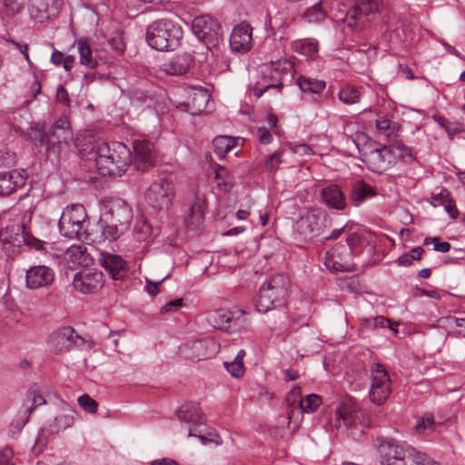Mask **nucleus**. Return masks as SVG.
Masks as SVG:
<instances>
[{
  "instance_id": "nucleus-3",
  "label": "nucleus",
  "mask_w": 465,
  "mask_h": 465,
  "mask_svg": "<svg viewBox=\"0 0 465 465\" xmlns=\"http://www.w3.org/2000/svg\"><path fill=\"white\" fill-rule=\"evenodd\" d=\"M381 465H424V456L394 440H382L378 446Z\"/></svg>"
},
{
  "instance_id": "nucleus-37",
  "label": "nucleus",
  "mask_w": 465,
  "mask_h": 465,
  "mask_svg": "<svg viewBox=\"0 0 465 465\" xmlns=\"http://www.w3.org/2000/svg\"><path fill=\"white\" fill-rule=\"evenodd\" d=\"M297 84L302 92H311L320 94L325 88V82L322 80L312 79L306 76H300Z\"/></svg>"
},
{
  "instance_id": "nucleus-24",
  "label": "nucleus",
  "mask_w": 465,
  "mask_h": 465,
  "mask_svg": "<svg viewBox=\"0 0 465 465\" xmlns=\"http://www.w3.org/2000/svg\"><path fill=\"white\" fill-rule=\"evenodd\" d=\"M322 203L329 209L343 211L347 208L344 193L340 185L331 183L322 188L320 192Z\"/></svg>"
},
{
  "instance_id": "nucleus-30",
  "label": "nucleus",
  "mask_w": 465,
  "mask_h": 465,
  "mask_svg": "<svg viewBox=\"0 0 465 465\" xmlns=\"http://www.w3.org/2000/svg\"><path fill=\"white\" fill-rule=\"evenodd\" d=\"M205 203L201 198H195L191 203L184 223L192 231L200 230L204 222Z\"/></svg>"
},
{
  "instance_id": "nucleus-49",
  "label": "nucleus",
  "mask_w": 465,
  "mask_h": 465,
  "mask_svg": "<svg viewBox=\"0 0 465 465\" xmlns=\"http://www.w3.org/2000/svg\"><path fill=\"white\" fill-rule=\"evenodd\" d=\"M283 153V150H277L273 153H272L265 161V168L270 172L277 171L280 163H282Z\"/></svg>"
},
{
  "instance_id": "nucleus-53",
  "label": "nucleus",
  "mask_w": 465,
  "mask_h": 465,
  "mask_svg": "<svg viewBox=\"0 0 465 465\" xmlns=\"http://www.w3.org/2000/svg\"><path fill=\"white\" fill-rule=\"evenodd\" d=\"M4 7L8 15H15L23 8V0H4Z\"/></svg>"
},
{
  "instance_id": "nucleus-18",
  "label": "nucleus",
  "mask_w": 465,
  "mask_h": 465,
  "mask_svg": "<svg viewBox=\"0 0 465 465\" xmlns=\"http://www.w3.org/2000/svg\"><path fill=\"white\" fill-rule=\"evenodd\" d=\"M361 161L367 168L373 172L381 173L385 172L391 163V149L387 145L372 147L370 145L361 153Z\"/></svg>"
},
{
  "instance_id": "nucleus-63",
  "label": "nucleus",
  "mask_w": 465,
  "mask_h": 465,
  "mask_svg": "<svg viewBox=\"0 0 465 465\" xmlns=\"http://www.w3.org/2000/svg\"><path fill=\"white\" fill-rule=\"evenodd\" d=\"M290 149H291V151L293 153L299 154L301 156H305V155L312 154V148L309 145L305 144V143H299V144L291 145Z\"/></svg>"
},
{
  "instance_id": "nucleus-50",
  "label": "nucleus",
  "mask_w": 465,
  "mask_h": 465,
  "mask_svg": "<svg viewBox=\"0 0 465 465\" xmlns=\"http://www.w3.org/2000/svg\"><path fill=\"white\" fill-rule=\"evenodd\" d=\"M224 367L226 371L234 378H240L243 375L245 368L243 362L233 360L231 362L225 361Z\"/></svg>"
},
{
  "instance_id": "nucleus-26",
  "label": "nucleus",
  "mask_w": 465,
  "mask_h": 465,
  "mask_svg": "<svg viewBox=\"0 0 465 465\" xmlns=\"http://www.w3.org/2000/svg\"><path fill=\"white\" fill-rule=\"evenodd\" d=\"M27 175L24 170L0 173V195H10L25 184Z\"/></svg>"
},
{
  "instance_id": "nucleus-31",
  "label": "nucleus",
  "mask_w": 465,
  "mask_h": 465,
  "mask_svg": "<svg viewBox=\"0 0 465 465\" xmlns=\"http://www.w3.org/2000/svg\"><path fill=\"white\" fill-rule=\"evenodd\" d=\"M176 414L182 422L190 424V428L203 425V412L196 403L190 402L182 405L176 410Z\"/></svg>"
},
{
  "instance_id": "nucleus-57",
  "label": "nucleus",
  "mask_w": 465,
  "mask_h": 465,
  "mask_svg": "<svg viewBox=\"0 0 465 465\" xmlns=\"http://www.w3.org/2000/svg\"><path fill=\"white\" fill-rule=\"evenodd\" d=\"M323 265L332 272H352L354 270V263H323Z\"/></svg>"
},
{
  "instance_id": "nucleus-15",
  "label": "nucleus",
  "mask_w": 465,
  "mask_h": 465,
  "mask_svg": "<svg viewBox=\"0 0 465 465\" xmlns=\"http://www.w3.org/2000/svg\"><path fill=\"white\" fill-rule=\"evenodd\" d=\"M193 33L206 46L215 47L222 38L219 22L210 15H199L193 20Z\"/></svg>"
},
{
  "instance_id": "nucleus-46",
  "label": "nucleus",
  "mask_w": 465,
  "mask_h": 465,
  "mask_svg": "<svg viewBox=\"0 0 465 465\" xmlns=\"http://www.w3.org/2000/svg\"><path fill=\"white\" fill-rule=\"evenodd\" d=\"M365 241L366 237L358 232L350 231L346 238L347 245L351 252H358V247Z\"/></svg>"
},
{
  "instance_id": "nucleus-23",
  "label": "nucleus",
  "mask_w": 465,
  "mask_h": 465,
  "mask_svg": "<svg viewBox=\"0 0 465 465\" xmlns=\"http://www.w3.org/2000/svg\"><path fill=\"white\" fill-rule=\"evenodd\" d=\"M54 271L46 265L38 264L26 271L25 281L29 289H38L52 284Z\"/></svg>"
},
{
  "instance_id": "nucleus-17",
  "label": "nucleus",
  "mask_w": 465,
  "mask_h": 465,
  "mask_svg": "<svg viewBox=\"0 0 465 465\" xmlns=\"http://www.w3.org/2000/svg\"><path fill=\"white\" fill-rule=\"evenodd\" d=\"M84 341L75 331L69 326L62 327L53 332L49 337V347L56 354L67 352L80 346Z\"/></svg>"
},
{
  "instance_id": "nucleus-45",
  "label": "nucleus",
  "mask_w": 465,
  "mask_h": 465,
  "mask_svg": "<svg viewBox=\"0 0 465 465\" xmlns=\"http://www.w3.org/2000/svg\"><path fill=\"white\" fill-rule=\"evenodd\" d=\"M387 146L391 149V155L398 154L400 157L413 158L412 149L405 145L401 140H394Z\"/></svg>"
},
{
  "instance_id": "nucleus-61",
  "label": "nucleus",
  "mask_w": 465,
  "mask_h": 465,
  "mask_svg": "<svg viewBox=\"0 0 465 465\" xmlns=\"http://www.w3.org/2000/svg\"><path fill=\"white\" fill-rule=\"evenodd\" d=\"M3 250L8 257L15 258L21 252V246L15 244L11 241H5L3 242Z\"/></svg>"
},
{
  "instance_id": "nucleus-7",
  "label": "nucleus",
  "mask_w": 465,
  "mask_h": 465,
  "mask_svg": "<svg viewBox=\"0 0 465 465\" xmlns=\"http://www.w3.org/2000/svg\"><path fill=\"white\" fill-rule=\"evenodd\" d=\"M289 284L290 280L283 273L271 276L260 288L255 303L256 310L259 312H266L282 304L287 296Z\"/></svg>"
},
{
  "instance_id": "nucleus-32",
  "label": "nucleus",
  "mask_w": 465,
  "mask_h": 465,
  "mask_svg": "<svg viewBox=\"0 0 465 465\" xmlns=\"http://www.w3.org/2000/svg\"><path fill=\"white\" fill-rule=\"evenodd\" d=\"M20 315L13 302H5L0 304V324L14 328L20 322Z\"/></svg>"
},
{
  "instance_id": "nucleus-35",
  "label": "nucleus",
  "mask_w": 465,
  "mask_h": 465,
  "mask_svg": "<svg viewBox=\"0 0 465 465\" xmlns=\"http://www.w3.org/2000/svg\"><path fill=\"white\" fill-rule=\"evenodd\" d=\"M361 92L359 88L347 84L341 87L338 93L339 100L347 105H351L360 102Z\"/></svg>"
},
{
  "instance_id": "nucleus-48",
  "label": "nucleus",
  "mask_w": 465,
  "mask_h": 465,
  "mask_svg": "<svg viewBox=\"0 0 465 465\" xmlns=\"http://www.w3.org/2000/svg\"><path fill=\"white\" fill-rule=\"evenodd\" d=\"M215 180L220 188L223 186V189L226 190L228 187H232V181L225 167L219 166L215 170Z\"/></svg>"
},
{
  "instance_id": "nucleus-43",
  "label": "nucleus",
  "mask_w": 465,
  "mask_h": 465,
  "mask_svg": "<svg viewBox=\"0 0 465 465\" xmlns=\"http://www.w3.org/2000/svg\"><path fill=\"white\" fill-rule=\"evenodd\" d=\"M415 430L419 434L431 432L435 430V421L430 414H425L420 417L414 427Z\"/></svg>"
},
{
  "instance_id": "nucleus-64",
  "label": "nucleus",
  "mask_w": 465,
  "mask_h": 465,
  "mask_svg": "<svg viewBox=\"0 0 465 465\" xmlns=\"http://www.w3.org/2000/svg\"><path fill=\"white\" fill-rule=\"evenodd\" d=\"M442 205L452 219L458 218L460 213L456 207V203L452 198L450 197Z\"/></svg>"
},
{
  "instance_id": "nucleus-2",
  "label": "nucleus",
  "mask_w": 465,
  "mask_h": 465,
  "mask_svg": "<svg viewBox=\"0 0 465 465\" xmlns=\"http://www.w3.org/2000/svg\"><path fill=\"white\" fill-rule=\"evenodd\" d=\"M132 219L133 211L130 206L122 200L112 202L97 224L101 237L109 241L116 240L128 230Z\"/></svg>"
},
{
  "instance_id": "nucleus-42",
  "label": "nucleus",
  "mask_w": 465,
  "mask_h": 465,
  "mask_svg": "<svg viewBox=\"0 0 465 465\" xmlns=\"http://www.w3.org/2000/svg\"><path fill=\"white\" fill-rule=\"evenodd\" d=\"M114 280H122L127 273L128 263H101Z\"/></svg>"
},
{
  "instance_id": "nucleus-22",
  "label": "nucleus",
  "mask_w": 465,
  "mask_h": 465,
  "mask_svg": "<svg viewBox=\"0 0 465 465\" xmlns=\"http://www.w3.org/2000/svg\"><path fill=\"white\" fill-rule=\"evenodd\" d=\"M134 167L142 172L153 165L155 160L154 144L147 140H135L133 143Z\"/></svg>"
},
{
  "instance_id": "nucleus-28",
  "label": "nucleus",
  "mask_w": 465,
  "mask_h": 465,
  "mask_svg": "<svg viewBox=\"0 0 465 465\" xmlns=\"http://www.w3.org/2000/svg\"><path fill=\"white\" fill-rule=\"evenodd\" d=\"M377 194V190L374 187L368 184L364 180L359 179L351 184L349 200L353 206L358 207L367 199L372 198Z\"/></svg>"
},
{
  "instance_id": "nucleus-54",
  "label": "nucleus",
  "mask_w": 465,
  "mask_h": 465,
  "mask_svg": "<svg viewBox=\"0 0 465 465\" xmlns=\"http://www.w3.org/2000/svg\"><path fill=\"white\" fill-rule=\"evenodd\" d=\"M78 403L84 410L91 413H94L97 411L96 401L86 394L78 398Z\"/></svg>"
},
{
  "instance_id": "nucleus-40",
  "label": "nucleus",
  "mask_w": 465,
  "mask_h": 465,
  "mask_svg": "<svg viewBox=\"0 0 465 465\" xmlns=\"http://www.w3.org/2000/svg\"><path fill=\"white\" fill-rule=\"evenodd\" d=\"M29 136L31 141L36 147L45 148V150H51L49 144V137L48 133L45 132L43 129L33 128L29 133Z\"/></svg>"
},
{
  "instance_id": "nucleus-44",
  "label": "nucleus",
  "mask_w": 465,
  "mask_h": 465,
  "mask_svg": "<svg viewBox=\"0 0 465 465\" xmlns=\"http://www.w3.org/2000/svg\"><path fill=\"white\" fill-rule=\"evenodd\" d=\"M202 432L203 431L201 430H197V427L189 428L188 437H197L203 444H205L208 441L213 442L216 445L222 444V439L218 434L209 433L210 437H207L205 434H202Z\"/></svg>"
},
{
  "instance_id": "nucleus-52",
  "label": "nucleus",
  "mask_w": 465,
  "mask_h": 465,
  "mask_svg": "<svg viewBox=\"0 0 465 465\" xmlns=\"http://www.w3.org/2000/svg\"><path fill=\"white\" fill-rule=\"evenodd\" d=\"M433 243V250L440 252H447L450 249V244L448 242H440L439 237H427L424 240V244L429 245Z\"/></svg>"
},
{
  "instance_id": "nucleus-36",
  "label": "nucleus",
  "mask_w": 465,
  "mask_h": 465,
  "mask_svg": "<svg viewBox=\"0 0 465 465\" xmlns=\"http://www.w3.org/2000/svg\"><path fill=\"white\" fill-rule=\"evenodd\" d=\"M235 145V140L232 136L221 135L214 138L213 146L214 153L219 157H223Z\"/></svg>"
},
{
  "instance_id": "nucleus-9",
  "label": "nucleus",
  "mask_w": 465,
  "mask_h": 465,
  "mask_svg": "<svg viewBox=\"0 0 465 465\" xmlns=\"http://www.w3.org/2000/svg\"><path fill=\"white\" fill-rule=\"evenodd\" d=\"M381 5V0H355L353 6L346 12L342 24L351 32L364 29L371 16L374 15Z\"/></svg>"
},
{
  "instance_id": "nucleus-12",
  "label": "nucleus",
  "mask_w": 465,
  "mask_h": 465,
  "mask_svg": "<svg viewBox=\"0 0 465 465\" xmlns=\"http://www.w3.org/2000/svg\"><path fill=\"white\" fill-rule=\"evenodd\" d=\"M327 216L320 208L307 210L295 223V232L303 241L320 235L326 227Z\"/></svg>"
},
{
  "instance_id": "nucleus-16",
  "label": "nucleus",
  "mask_w": 465,
  "mask_h": 465,
  "mask_svg": "<svg viewBox=\"0 0 465 465\" xmlns=\"http://www.w3.org/2000/svg\"><path fill=\"white\" fill-rule=\"evenodd\" d=\"M371 383L369 390L370 400L376 405L383 404L391 393V381L380 363H374L371 369Z\"/></svg>"
},
{
  "instance_id": "nucleus-6",
  "label": "nucleus",
  "mask_w": 465,
  "mask_h": 465,
  "mask_svg": "<svg viewBox=\"0 0 465 465\" xmlns=\"http://www.w3.org/2000/svg\"><path fill=\"white\" fill-rule=\"evenodd\" d=\"M88 215L82 204H71L66 206L58 222L60 233L70 239L85 241L89 239Z\"/></svg>"
},
{
  "instance_id": "nucleus-33",
  "label": "nucleus",
  "mask_w": 465,
  "mask_h": 465,
  "mask_svg": "<svg viewBox=\"0 0 465 465\" xmlns=\"http://www.w3.org/2000/svg\"><path fill=\"white\" fill-rule=\"evenodd\" d=\"M191 58L187 55H178L163 64V70L170 75L184 74L190 68Z\"/></svg>"
},
{
  "instance_id": "nucleus-19",
  "label": "nucleus",
  "mask_w": 465,
  "mask_h": 465,
  "mask_svg": "<svg viewBox=\"0 0 465 465\" xmlns=\"http://www.w3.org/2000/svg\"><path fill=\"white\" fill-rule=\"evenodd\" d=\"M188 101L177 105L193 115H199L212 110L213 101L209 91L203 87H191L187 95Z\"/></svg>"
},
{
  "instance_id": "nucleus-14",
  "label": "nucleus",
  "mask_w": 465,
  "mask_h": 465,
  "mask_svg": "<svg viewBox=\"0 0 465 465\" xmlns=\"http://www.w3.org/2000/svg\"><path fill=\"white\" fill-rule=\"evenodd\" d=\"M74 421L73 409L62 402L60 405L59 412L55 415L54 420L50 421L45 428L41 430V433L35 440L33 450L35 453H40L46 445L47 440L45 433L54 434L58 433L71 427Z\"/></svg>"
},
{
  "instance_id": "nucleus-58",
  "label": "nucleus",
  "mask_w": 465,
  "mask_h": 465,
  "mask_svg": "<svg viewBox=\"0 0 465 465\" xmlns=\"http://www.w3.org/2000/svg\"><path fill=\"white\" fill-rule=\"evenodd\" d=\"M15 156L6 149H0V166L9 167L15 164Z\"/></svg>"
},
{
  "instance_id": "nucleus-56",
  "label": "nucleus",
  "mask_w": 465,
  "mask_h": 465,
  "mask_svg": "<svg viewBox=\"0 0 465 465\" xmlns=\"http://www.w3.org/2000/svg\"><path fill=\"white\" fill-rule=\"evenodd\" d=\"M14 450L9 446H5L0 450V465H16L13 460Z\"/></svg>"
},
{
  "instance_id": "nucleus-21",
  "label": "nucleus",
  "mask_w": 465,
  "mask_h": 465,
  "mask_svg": "<svg viewBox=\"0 0 465 465\" xmlns=\"http://www.w3.org/2000/svg\"><path fill=\"white\" fill-rule=\"evenodd\" d=\"M50 149L59 153L63 144H68L73 140V132L66 117H60L48 131Z\"/></svg>"
},
{
  "instance_id": "nucleus-10",
  "label": "nucleus",
  "mask_w": 465,
  "mask_h": 465,
  "mask_svg": "<svg viewBox=\"0 0 465 465\" xmlns=\"http://www.w3.org/2000/svg\"><path fill=\"white\" fill-rule=\"evenodd\" d=\"M153 233L152 224L142 218L136 221L134 238L128 243L125 257L134 262L142 261L152 252L150 248L151 237Z\"/></svg>"
},
{
  "instance_id": "nucleus-1",
  "label": "nucleus",
  "mask_w": 465,
  "mask_h": 465,
  "mask_svg": "<svg viewBox=\"0 0 465 465\" xmlns=\"http://www.w3.org/2000/svg\"><path fill=\"white\" fill-rule=\"evenodd\" d=\"M95 164L104 176H122L133 163L131 150L123 143H102L95 150Z\"/></svg>"
},
{
  "instance_id": "nucleus-13",
  "label": "nucleus",
  "mask_w": 465,
  "mask_h": 465,
  "mask_svg": "<svg viewBox=\"0 0 465 465\" xmlns=\"http://www.w3.org/2000/svg\"><path fill=\"white\" fill-rule=\"evenodd\" d=\"M64 262H124L120 255L108 252H102L94 245H72L64 252L63 256H57Z\"/></svg>"
},
{
  "instance_id": "nucleus-27",
  "label": "nucleus",
  "mask_w": 465,
  "mask_h": 465,
  "mask_svg": "<svg viewBox=\"0 0 465 465\" xmlns=\"http://www.w3.org/2000/svg\"><path fill=\"white\" fill-rule=\"evenodd\" d=\"M27 400L24 402L22 409L19 411V420L15 425L17 430H21L23 427L28 422L29 417L34 409L45 403V400L41 394L36 393L35 391L27 392Z\"/></svg>"
},
{
  "instance_id": "nucleus-38",
  "label": "nucleus",
  "mask_w": 465,
  "mask_h": 465,
  "mask_svg": "<svg viewBox=\"0 0 465 465\" xmlns=\"http://www.w3.org/2000/svg\"><path fill=\"white\" fill-rule=\"evenodd\" d=\"M22 234H21V241L18 240L19 242H23L25 246L28 247L31 250H35L39 252H46V243L37 238H35L34 235H32L30 232L25 231V227H22Z\"/></svg>"
},
{
  "instance_id": "nucleus-4",
  "label": "nucleus",
  "mask_w": 465,
  "mask_h": 465,
  "mask_svg": "<svg viewBox=\"0 0 465 465\" xmlns=\"http://www.w3.org/2000/svg\"><path fill=\"white\" fill-rule=\"evenodd\" d=\"M183 37L182 27L169 20H158L146 30L148 45L158 51H172L177 48Z\"/></svg>"
},
{
  "instance_id": "nucleus-8",
  "label": "nucleus",
  "mask_w": 465,
  "mask_h": 465,
  "mask_svg": "<svg viewBox=\"0 0 465 465\" xmlns=\"http://www.w3.org/2000/svg\"><path fill=\"white\" fill-rule=\"evenodd\" d=\"M207 321L213 328L228 333L240 331L247 323L245 311L236 306L211 311Z\"/></svg>"
},
{
  "instance_id": "nucleus-41",
  "label": "nucleus",
  "mask_w": 465,
  "mask_h": 465,
  "mask_svg": "<svg viewBox=\"0 0 465 465\" xmlns=\"http://www.w3.org/2000/svg\"><path fill=\"white\" fill-rule=\"evenodd\" d=\"M321 397L316 394H309L299 401L302 412L312 413L321 405Z\"/></svg>"
},
{
  "instance_id": "nucleus-47",
  "label": "nucleus",
  "mask_w": 465,
  "mask_h": 465,
  "mask_svg": "<svg viewBox=\"0 0 465 465\" xmlns=\"http://www.w3.org/2000/svg\"><path fill=\"white\" fill-rule=\"evenodd\" d=\"M168 276L169 273L161 274L159 276L152 275V278L145 277V281L147 282L145 289L148 294L155 296L158 293V285L161 284Z\"/></svg>"
},
{
  "instance_id": "nucleus-34",
  "label": "nucleus",
  "mask_w": 465,
  "mask_h": 465,
  "mask_svg": "<svg viewBox=\"0 0 465 465\" xmlns=\"http://www.w3.org/2000/svg\"><path fill=\"white\" fill-rule=\"evenodd\" d=\"M80 56V63L89 68H94L97 61L92 56V50L86 38H80L76 42Z\"/></svg>"
},
{
  "instance_id": "nucleus-5",
  "label": "nucleus",
  "mask_w": 465,
  "mask_h": 465,
  "mask_svg": "<svg viewBox=\"0 0 465 465\" xmlns=\"http://www.w3.org/2000/svg\"><path fill=\"white\" fill-rule=\"evenodd\" d=\"M337 427L347 430L348 435L359 440L368 427L367 422H362L363 411L358 402L350 396L342 397L336 409Z\"/></svg>"
},
{
  "instance_id": "nucleus-39",
  "label": "nucleus",
  "mask_w": 465,
  "mask_h": 465,
  "mask_svg": "<svg viewBox=\"0 0 465 465\" xmlns=\"http://www.w3.org/2000/svg\"><path fill=\"white\" fill-rule=\"evenodd\" d=\"M294 49L302 54L312 59L318 53V45L316 42L310 39L301 40L294 44Z\"/></svg>"
},
{
  "instance_id": "nucleus-51",
  "label": "nucleus",
  "mask_w": 465,
  "mask_h": 465,
  "mask_svg": "<svg viewBox=\"0 0 465 465\" xmlns=\"http://www.w3.org/2000/svg\"><path fill=\"white\" fill-rule=\"evenodd\" d=\"M450 198V192L442 188L439 193H431L428 202L434 207L442 205Z\"/></svg>"
},
{
  "instance_id": "nucleus-59",
  "label": "nucleus",
  "mask_w": 465,
  "mask_h": 465,
  "mask_svg": "<svg viewBox=\"0 0 465 465\" xmlns=\"http://www.w3.org/2000/svg\"><path fill=\"white\" fill-rule=\"evenodd\" d=\"M447 321L450 325L454 324L459 328L457 334L465 338V317L450 316L447 318Z\"/></svg>"
},
{
  "instance_id": "nucleus-20",
  "label": "nucleus",
  "mask_w": 465,
  "mask_h": 465,
  "mask_svg": "<svg viewBox=\"0 0 465 465\" xmlns=\"http://www.w3.org/2000/svg\"><path fill=\"white\" fill-rule=\"evenodd\" d=\"M104 283L101 271L85 266L74 278V287L82 293H94L100 290Z\"/></svg>"
},
{
  "instance_id": "nucleus-60",
  "label": "nucleus",
  "mask_w": 465,
  "mask_h": 465,
  "mask_svg": "<svg viewBox=\"0 0 465 465\" xmlns=\"http://www.w3.org/2000/svg\"><path fill=\"white\" fill-rule=\"evenodd\" d=\"M423 253V249L421 247L413 248L409 254L399 257L397 262H413L418 261L421 258V254Z\"/></svg>"
},
{
  "instance_id": "nucleus-55",
  "label": "nucleus",
  "mask_w": 465,
  "mask_h": 465,
  "mask_svg": "<svg viewBox=\"0 0 465 465\" xmlns=\"http://www.w3.org/2000/svg\"><path fill=\"white\" fill-rule=\"evenodd\" d=\"M183 304V300L182 298L171 301L161 307V313L167 314L178 312Z\"/></svg>"
},
{
  "instance_id": "nucleus-29",
  "label": "nucleus",
  "mask_w": 465,
  "mask_h": 465,
  "mask_svg": "<svg viewBox=\"0 0 465 465\" xmlns=\"http://www.w3.org/2000/svg\"><path fill=\"white\" fill-rule=\"evenodd\" d=\"M217 343L213 339L198 340L192 342L187 354L193 360L201 361L213 357L217 352Z\"/></svg>"
},
{
  "instance_id": "nucleus-11",
  "label": "nucleus",
  "mask_w": 465,
  "mask_h": 465,
  "mask_svg": "<svg viewBox=\"0 0 465 465\" xmlns=\"http://www.w3.org/2000/svg\"><path fill=\"white\" fill-rule=\"evenodd\" d=\"M175 196L173 182L166 177L154 181L148 188L146 201L150 207L158 212L166 213Z\"/></svg>"
},
{
  "instance_id": "nucleus-25",
  "label": "nucleus",
  "mask_w": 465,
  "mask_h": 465,
  "mask_svg": "<svg viewBox=\"0 0 465 465\" xmlns=\"http://www.w3.org/2000/svg\"><path fill=\"white\" fill-rule=\"evenodd\" d=\"M252 27L246 23L236 25L230 37L232 50L239 53L248 52L252 47Z\"/></svg>"
},
{
  "instance_id": "nucleus-62",
  "label": "nucleus",
  "mask_w": 465,
  "mask_h": 465,
  "mask_svg": "<svg viewBox=\"0 0 465 465\" xmlns=\"http://www.w3.org/2000/svg\"><path fill=\"white\" fill-rule=\"evenodd\" d=\"M304 15L310 22H313L320 20L323 16V14L320 9L319 5H315L311 9H307Z\"/></svg>"
}]
</instances>
